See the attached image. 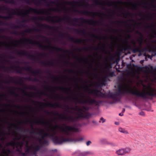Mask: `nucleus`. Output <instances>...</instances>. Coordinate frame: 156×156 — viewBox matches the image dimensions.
<instances>
[{"label": "nucleus", "instance_id": "58836bf2", "mask_svg": "<svg viewBox=\"0 0 156 156\" xmlns=\"http://www.w3.org/2000/svg\"><path fill=\"white\" fill-rule=\"evenodd\" d=\"M101 141L102 143L103 144L109 145V142H108L107 140L106 139H102L101 140Z\"/></svg>", "mask_w": 156, "mask_h": 156}, {"label": "nucleus", "instance_id": "b1692460", "mask_svg": "<svg viewBox=\"0 0 156 156\" xmlns=\"http://www.w3.org/2000/svg\"><path fill=\"white\" fill-rule=\"evenodd\" d=\"M34 122L37 124H42L45 126L47 125V122L44 120H42V121H37Z\"/></svg>", "mask_w": 156, "mask_h": 156}, {"label": "nucleus", "instance_id": "7ed1b4c3", "mask_svg": "<svg viewBox=\"0 0 156 156\" xmlns=\"http://www.w3.org/2000/svg\"><path fill=\"white\" fill-rule=\"evenodd\" d=\"M66 107L68 109H70L77 111V112L76 114L77 116L75 118H74L70 116H63L62 114H60L57 112H50L46 111L45 112L48 115L51 114L54 115H57L59 117V118L62 120H68L71 122L76 121V119H88L91 116V114L89 112L85 111H88L89 110V108L88 107L83 106L82 108H78L77 106H76L75 108L71 107L69 108L68 105Z\"/></svg>", "mask_w": 156, "mask_h": 156}, {"label": "nucleus", "instance_id": "4c0bfd02", "mask_svg": "<svg viewBox=\"0 0 156 156\" xmlns=\"http://www.w3.org/2000/svg\"><path fill=\"white\" fill-rule=\"evenodd\" d=\"M90 36L93 37L98 39H101L102 38V37L100 36H97L96 35H94L92 33L91 34Z\"/></svg>", "mask_w": 156, "mask_h": 156}, {"label": "nucleus", "instance_id": "c85d7f7f", "mask_svg": "<svg viewBox=\"0 0 156 156\" xmlns=\"http://www.w3.org/2000/svg\"><path fill=\"white\" fill-rule=\"evenodd\" d=\"M121 14L122 16H123L124 17H126L128 15L130 16H133V14L132 13L129 12L127 13L123 12H121Z\"/></svg>", "mask_w": 156, "mask_h": 156}, {"label": "nucleus", "instance_id": "393cba45", "mask_svg": "<svg viewBox=\"0 0 156 156\" xmlns=\"http://www.w3.org/2000/svg\"><path fill=\"white\" fill-rule=\"evenodd\" d=\"M124 151L123 149H119L116 151V153L118 155H124Z\"/></svg>", "mask_w": 156, "mask_h": 156}, {"label": "nucleus", "instance_id": "603ef678", "mask_svg": "<svg viewBox=\"0 0 156 156\" xmlns=\"http://www.w3.org/2000/svg\"><path fill=\"white\" fill-rule=\"evenodd\" d=\"M12 27L13 29H19L20 28V27L18 25H14Z\"/></svg>", "mask_w": 156, "mask_h": 156}, {"label": "nucleus", "instance_id": "4468645a", "mask_svg": "<svg viewBox=\"0 0 156 156\" xmlns=\"http://www.w3.org/2000/svg\"><path fill=\"white\" fill-rule=\"evenodd\" d=\"M38 30L36 29L35 28H29L28 29L24 31V32H18L16 31H13L11 33L12 34L16 35H19L22 34H24V32L26 33H30L32 32L35 31H38Z\"/></svg>", "mask_w": 156, "mask_h": 156}, {"label": "nucleus", "instance_id": "49530a36", "mask_svg": "<svg viewBox=\"0 0 156 156\" xmlns=\"http://www.w3.org/2000/svg\"><path fill=\"white\" fill-rule=\"evenodd\" d=\"M107 75L108 77H112L114 75V73L113 72L108 71Z\"/></svg>", "mask_w": 156, "mask_h": 156}, {"label": "nucleus", "instance_id": "dca6fc26", "mask_svg": "<svg viewBox=\"0 0 156 156\" xmlns=\"http://www.w3.org/2000/svg\"><path fill=\"white\" fill-rule=\"evenodd\" d=\"M37 24L39 25V26L41 27H42V28H45L46 29H47L49 30H53L54 31H57V28H56L55 27H56L57 28H58V27H51L49 25L45 24H40L39 23H37Z\"/></svg>", "mask_w": 156, "mask_h": 156}, {"label": "nucleus", "instance_id": "864d4df0", "mask_svg": "<svg viewBox=\"0 0 156 156\" xmlns=\"http://www.w3.org/2000/svg\"><path fill=\"white\" fill-rule=\"evenodd\" d=\"M65 71L69 73H76V71L74 70H66Z\"/></svg>", "mask_w": 156, "mask_h": 156}, {"label": "nucleus", "instance_id": "6e6552de", "mask_svg": "<svg viewBox=\"0 0 156 156\" xmlns=\"http://www.w3.org/2000/svg\"><path fill=\"white\" fill-rule=\"evenodd\" d=\"M25 40L27 43L33 45H37L42 49H51L56 51H61L65 53H69L70 52V51L68 50H65L60 48L51 46H45L41 43V42L38 41L33 40L30 39H26Z\"/></svg>", "mask_w": 156, "mask_h": 156}, {"label": "nucleus", "instance_id": "39448f33", "mask_svg": "<svg viewBox=\"0 0 156 156\" xmlns=\"http://www.w3.org/2000/svg\"><path fill=\"white\" fill-rule=\"evenodd\" d=\"M137 41L139 42V46L136 45V42L134 40H132L130 41V43L132 44V46L127 44V46L125 48V50H130L134 53L138 52L140 53L144 51H148L149 52H152L156 55V45H148L147 48L144 49H142L141 48L143 44V38H141V40H137Z\"/></svg>", "mask_w": 156, "mask_h": 156}, {"label": "nucleus", "instance_id": "f3484780", "mask_svg": "<svg viewBox=\"0 0 156 156\" xmlns=\"http://www.w3.org/2000/svg\"><path fill=\"white\" fill-rule=\"evenodd\" d=\"M92 154V153L90 152H81L80 151H77L73 154V156H88L89 155Z\"/></svg>", "mask_w": 156, "mask_h": 156}, {"label": "nucleus", "instance_id": "20e7f679", "mask_svg": "<svg viewBox=\"0 0 156 156\" xmlns=\"http://www.w3.org/2000/svg\"><path fill=\"white\" fill-rule=\"evenodd\" d=\"M45 20L53 23H59L62 21H66L69 23L71 22V24L74 26L76 25V24L74 22H77L79 20H82V23H86L94 25H99L101 23L100 21H96L94 20L85 19L83 18H75L71 19V17L69 16H64L61 18L57 16H51L49 15L48 17Z\"/></svg>", "mask_w": 156, "mask_h": 156}, {"label": "nucleus", "instance_id": "a19ab883", "mask_svg": "<svg viewBox=\"0 0 156 156\" xmlns=\"http://www.w3.org/2000/svg\"><path fill=\"white\" fill-rule=\"evenodd\" d=\"M109 32L111 33H117L119 32V31L116 29H115L113 28H111V30H109Z\"/></svg>", "mask_w": 156, "mask_h": 156}, {"label": "nucleus", "instance_id": "7c9ffc66", "mask_svg": "<svg viewBox=\"0 0 156 156\" xmlns=\"http://www.w3.org/2000/svg\"><path fill=\"white\" fill-rule=\"evenodd\" d=\"M10 9L5 6H0V11L1 10H6L8 11H9Z\"/></svg>", "mask_w": 156, "mask_h": 156}, {"label": "nucleus", "instance_id": "e433bc0d", "mask_svg": "<svg viewBox=\"0 0 156 156\" xmlns=\"http://www.w3.org/2000/svg\"><path fill=\"white\" fill-rule=\"evenodd\" d=\"M1 1H3L5 2L8 3L10 4H15V1L14 0H9L8 1H7V0H0Z\"/></svg>", "mask_w": 156, "mask_h": 156}, {"label": "nucleus", "instance_id": "37998d69", "mask_svg": "<svg viewBox=\"0 0 156 156\" xmlns=\"http://www.w3.org/2000/svg\"><path fill=\"white\" fill-rule=\"evenodd\" d=\"M87 48H76V50L79 51L80 52L83 51H85L87 50Z\"/></svg>", "mask_w": 156, "mask_h": 156}, {"label": "nucleus", "instance_id": "2f4dec72", "mask_svg": "<svg viewBox=\"0 0 156 156\" xmlns=\"http://www.w3.org/2000/svg\"><path fill=\"white\" fill-rule=\"evenodd\" d=\"M119 132L124 134H128V131L126 130L125 129L120 128H119Z\"/></svg>", "mask_w": 156, "mask_h": 156}, {"label": "nucleus", "instance_id": "cd10ccee", "mask_svg": "<svg viewBox=\"0 0 156 156\" xmlns=\"http://www.w3.org/2000/svg\"><path fill=\"white\" fill-rule=\"evenodd\" d=\"M24 79L25 80H28L29 81H33L34 82H37L38 81V79L36 78L32 79L30 77H27L24 78Z\"/></svg>", "mask_w": 156, "mask_h": 156}, {"label": "nucleus", "instance_id": "a18cd8bd", "mask_svg": "<svg viewBox=\"0 0 156 156\" xmlns=\"http://www.w3.org/2000/svg\"><path fill=\"white\" fill-rule=\"evenodd\" d=\"M116 4L115 2V1H111V2H109L107 3V5L109 6H112L113 5H115Z\"/></svg>", "mask_w": 156, "mask_h": 156}, {"label": "nucleus", "instance_id": "c756f323", "mask_svg": "<svg viewBox=\"0 0 156 156\" xmlns=\"http://www.w3.org/2000/svg\"><path fill=\"white\" fill-rule=\"evenodd\" d=\"M76 33L78 34H81L83 35H85L86 33L85 30H83L75 29Z\"/></svg>", "mask_w": 156, "mask_h": 156}, {"label": "nucleus", "instance_id": "4be33fe9", "mask_svg": "<svg viewBox=\"0 0 156 156\" xmlns=\"http://www.w3.org/2000/svg\"><path fill=\"white\" fill-rule=\"evenodd\" d=\"M55 88L57 90H60L62 91H64L67 92L68 91H71V90L70 88L67 87H55Z\"/></svg>", "mask_w": 156, "mask_h": 156}, {"label": "nucleus", "instance_id": "f03ea898", "mask_svg": "<svg viewBox=\"0 0 156 156\" xmlns=\"http://www.w3.org/2000/svg\"><path fill=\"white\" fill-rule=\"evenodd\" d=\"M31 127L32 131L30 132V133L38 135L41 136L42 139H44L46 137H49L55 144H60L64 142L75 143L83 140L82 138H77L74 136L70 137L66 139L64 138V136H63L58 137L55 135L56 134V131L54 129L52 128H50L51 133H49L44 132L43 129L40 128L34 129L32 125H31Z\"/></svg>", "mask_w": 156, "mask_h": 156}, {"label": "nucleus", "instance_id": "5fc2aeb1", "mask_svg": "<svg viewBox=\"0 0 156 156\" xmlns=\"http://www.w3.org/2000/svg\"><path fill=\"white\" fill-rule=\"evenodd\" d=\"M101 48L99 47H93V49L95 51H98Z\"/></svg>", "mask_w": 156, "mask_h": 156}, {"label": "nucleus", "instance_id": "0eeeda50", "mask_svg": "<svg viewBox=\"0 0 156 156\" xmlns=\"http://www.w3.org/2000/svg\"><path fill=\"white\" fill-rule=\"evenodd\" d=\"M2 68L4 70V71L6 72L9 73L10 72L9 69L12 70L15 72L19 74H22V70H25L28 72L34 74L35 75H37L40 73V71L39 70L34 71L30 66L27 67H21L20 66H12L10 67H7L5 66H2Z\"/></svg>", "mask_w": 156, "mask_h": 156}, {"label": "nucleus", "instance_id": "5701e85b", "mask_svg": "<svg viewBox=\"0 0 156 156\" xmlns=\"http://www.w3.org/2000/svg\"><path fill=\"white\" fill-rule=\"evenodd\" d=\"M11 124L12 125H13L14 126V127L15 128V129L16 130H19L20 131H27V132H28V131H27V130L26 129H23L22 128H20V127H17L16 125H13L12 123H11Z\"/></svg>", "mask_w": 156, "mask_h": 156}, {"label": "nucleus", "instance_id": "052dcab7", "mask_svg": "<svg viewBox=\"0 0 156 156\" xmlns=\"http://www.w3.org/2000/svg\"><path fill=\"white\" fill-rule=\"evenodd\" d=\"M113 23H114L115 24H117L118 25H119L121 23H122V22H120V21H117L116 22H113Z\"/></svg>", "mask_w": 156, "mask_h": 156}, {"label": "nucleus", "instance_id": "473e14b6", "mask_svg": "<svg viewBox=\"0 0 156 156\" xmlns=\"http://www.w3.org/2000/svg\"><path fill=\"white\" fill-rule=\"evenodd\" d=\"M123 151H124V154H127L129 153L131 151V149L129 147H126L124 148H123Z\"/></svg>", "mask_w": 156, "mask_h": 156}, {"label": "nucleus", "instance_id": "4d7b16f0", "mask_svg": "<svg viewBox=\"0 0 156 156\" xmlns=\"http://www.w3.org/2000/svg\"><path fill=\"white\" fill-rule=\"evenodd\" d=\"M40 95H46L47 93L41 91L38 94Z\"/></svg>", "mask_w": 156, "mask_h": 156}, {"label": "nucleus", "instance_id": "412c9836", "mask_svg": "<svg viewBox=\"0 0 156 156\" xmlns=\"http://www.w3.org/2000/svg\"><path fill=\"white\" fill-rule=\"evenodd\" d=\"M119 2L121 3H122L125 4L126 5H127L128 4H129L130 5H132V9L135 10H137L138 9V7L136 6V5L133 4L131 2H119V1H118Z\"/></svg>", "mask_w": 156, "mask_h": 156}, {"label": "nucleus", "instance_id": "13d9d810", "mask_svg": "<svg viewBox=\"0 0 156 156\" xmlns=\"http://www.w3.org/2000/svg\"><path fill=\"white\" fill-rule=\"evenodd\" d=\"M6 96V95L5 94H2L0 95V98L3 99Z\"/></svg>", "mask_w": 156, "mask_h": 156}, {"label": "nucleus", "instance_id": "f8f14e48", "mask_svg": "<svg viewBox=\"0 0 156 156\" xmlns=\"http://www.w3.org/2000/svg\"><path fill=\"white\" fill-rule=\"evenodd\" d=\"M15 52L17 55H25L27 56L29 58L32 60H35L37 59L36 55H32L28 52L25 50H22L21 51L16 50V51Z\"/></svg>", "mask_w": 156, "mask_h": 156}, {"label": "nucleus", "instance_id": "2eb2a0df", "mask_svg": "<svg viewBox=\"0 0 156 156\" xmlns=\"http://www.w3.org/2000/svg\"><path fill=\"white\" fill-rule=\"evenodd\" d=\"M23 144V143L22 142H19L17 143L15 139L14 140L12 141L7 143V144L8 146H16L17 148L18 147H19L20 149L22 148Z\"/></svg>", "mask_w": 156, "mask_h": 156}, {"label": "nucleus", "instance_id": "774afa93", "mask_svg": "<svg viewBox=\"0 0 156 156\" xmlns=\"http://www.w3.org/2000/svg\"><path fill=\"white\" fill-rule=\"evenodd\" d=\"M24 2L27 4H30L31 2L30 0H24Z\"/></svg>", "mask_w": 156, "mask_h": 156}, {"label": "nucleus", "instance_id": "ddd939ff", "mask_svg": "<svg viewBox=\"0 0 156 156\" xmlns=\"http://www.w3.org/2000/svg\"><path fill=\"white\" fill-rule=\"evenodd\" d=\"M63 37H65V36H67L69 40L73 42L76 44H80L83 41H86V40L82 39H76L74 37H71L69 36L68 34H64L61 33Z\"/></svg>", "mask_w": 156, "mask_h": 156}, {"label": "nucleus", "instance_id": "1a4fd4ad", "mask_svg": "<svg viewBox=\"0 0 156 156\" xmlns=\"http://www.w3.org/2000/svg\"><path fill=\"white\" fill-rule=\"evenodd\" d=\"M67 99H70L73 101H77L79 103H82L89 105H95L96 106H98L101 103V101H97L94 99L92 98L89 96L87 97L85 99H82L81 100H79L78 98H74L73 97H68Z\"/></svg>", "mask_w": 156, "mask_h": 156}, {"label": "nucleus", "instance_id": "ea45409f", "mask_svg": "<svg viewBox=\"0 0 156 156\" xmlns=\"http://www.w3.org/2000/svg\"><path fill=\"white\" fill-rule=\"evenodd\" d=\"M42 140H43V144H47L48 143V141L47 140H46L45 139V138H44V139H42V138H41V139H39V142L40 143H41V142Z\"/></svg>", "mask_w": 156, "mask_h": 156}, {"label": "nucleus", "instance_id": "72a5a7b5", "mask_svg": "<svg viewBox=\"0 0 156 156\" xmlns=\"http://www.w3.org/2000/svg\"><path fill=\"white\" fill-rule=\"evenodd\" d=\"M2 44L5 45L6 48L8 50H9L11 49V46L8 45L6 43H2L1 42H0V48L1 47V45Z\"/></svg>", "mask_w": 156, "mask_h": 156}, {"label": "nucleus", "instance_id": "de8ad7c7", "mask_svg": "<svg viewBox=\"0 0 156 156\" xmlns=\"http://www.w3.org/2000/svg\"><path fill=\"white\" fill-rule=\"evenodd\" d=\"M34 3L35 4H36L37 5H39L41 4V2L39 1V0H37V1L36 0H34L33 1Z\"/></svg>", "mask_w": 156, "mask_h": 156}, {"label": "nucleus", "instance_id": "c9c22d12", "mask_svg": "<svg viewBox=\"0 0 156 156\" xmlns=\"http://www.w3.org/2000/svg\"><path fill=\"white\" fill-rule=\"evenodd\" d=\"M38 37H40V38H45V40H46V42H47L48 43H49V44L50 43V41L49 40L48 38L47 37H46L44 36H43V35H38Z\"/></svg>", "mask_w": 156, "mask_h": 156}, {"label": "nucleus", "instance_id": "338daca9", "mask_svg": "<svg viewBox=\"0 0 156 156\" xmlns=\"http://www.w3.org/2000/svg\"><path fill=\"white\" fill-rule=\"evenodd\" d=\"M58 98L61 100H65L66 98L63 97H60L59 96H58Z\"/></svg>", "mask_w": 156, "mask_h": 156}, {"label": "nucleus", "instance_id": "f704fd0d", "mask_svg": "<svg viewBox=\"0 0 156 156\" xmlns=\"http://www.w3.org/2000/svg\"><path fill=\"white\" fill-rule=\"evenodd\" d=\"M2 152L5 154V155H7L8 154L10 153L11 151L9 149H7L6 150L3 149L2 150Z\"/></svg>", "mask_w": 156, "mask_h": 156}, {"label": "nucleus", "instance_id": "a878e982", "mask_svg": "<svg viewBox=\"0 0 156 156\" xmlns=\"http://www.w3.org/2000/svg\"><path fill=\"white\" fill-rule=\"evenodd\" d=\"M32 20L33 21H36L38 20H44L43 18L41 16L33 17L31 18Z\"/></svg>", "mask_w": 156, "mask_h": 156}, {"label": "nucleus", "instance_id": "79ce46f5", "mask_svg": "<svg viewBox=\"0 0 156 156\" xmlns=\"http://www.w3.org/2000/svg\"><path fill=\"white\" fill-rule=\"evenodd\" d=\"M10 93L12 95L14 96L18 97L19 95L18 94L16 93L13 90H11L10 92Z\"/></svg>", "mask_w": 156, "mask_h": 156}, {"label": "nucleus", "instance_id": "3c124183", "mask_svg": "<svg viewBox=\"0 0 156 156\" xmlns=\"http://www.w3.org/2000/svg\"><path fill=\"white\" fill-rule=\"evenodd\" d=\"M51 10L52 11H55L57 12H60V10L57 8H53L51 9Z\"/></svg>", "mask_w": 156, "mask_h": 156}, {"label": "nucleus", "instance_id": "bb28decb", "mask_svg": "<svg viewBox=\"0 0 156 156\" xmlns=\"http://www.w3.org/2000/svg\"><path fill=\"white\" fill-rule=\"evenodd\" d=\"M95 3L96 5H100L103 9H105L106 8L105 7V5L104 4H102L98 0H96L95 2Z\"/></svg>", "mask_w": 156, "mask_h": 156}, {"label": "nucleus", "instance_id": "9d476101", "mask_svg": "<svg viewBox=\"0 0 156 156\" xmlns=\"http://www.w3.org/2000/svg\"><path fill=\"white\" fill-rule=\"evenodd\" d=\"M55 128L58 129H61L63 132H65L68 134V131L71 132H78L79 131V129L74 126H66L65 128L63 127L58 125H55Z\"/></svg>", "mask_w": 156, "mask_h": 156}, {"label": "nucleus", "instance_id": "423d86ee", "mask_svg": "<svg viewBox=\"0 0 156 156\" xmlns=\"http://www.w3.org/2000/svg\"><path fill=\"white\" fill-rule=\"evenodd\" d=\"M11 10L13 12V13H9V15L6 16L0 15V18L3 19H9L12 18V17L11 16L12 15H16L21 16L22 17H25L30 14V11L37 14L47 13L48 14H49V13L48 12L44 11L43 9L38 10L31 7H30L28 10H27L25 12H23L22 11L18 9H16V11L13 9H11ZM5 25L4 23L0 21V25Z\"/></svg>", "mask_w": 156, "mask_h": 156}, {"label": "nucleus", "instance_id": "680f3d73", "mask_svg": "<svg viewBox=\"0 0 156 156\" xmlns=\"http://www.w3.org/2000/svg\"><path fill=\"white\" fill-rule=\"evenodd\" d=\"M31 101L32 102H36V103H39V104H44V102H43L36 101L33 100H31Z\"/></svg>", "mask_w": 156, "mask_h": 156}, {"label": "nucleus", "instance_id": "aec40b11", "mask_svg": "<svg viewBox=\"0 0 156 156\" xmlns=\"http://www.w3.org/2000/svg\"><path fill=\"white\" fill-rule=\"evenodd\" d=\"M9 81L16 84H19L21 85L26 86V85L23 83L21 80H20L19 81H16L14 80L12 77L9 79Z\"/></svg>", "mask_w": 156, "mask_h": 156}, {"label": "nucleus", "instance_id": "69168bd1", "mask_svg": "<svg viewBox=\"0 0 156 156\" xmlns=\"http://www.w3.org/2000/svg\"><path fill=\"white\" fill-rule=\"evenodd\" d=\"M35 86H30V87H27V88L35 90Z\"/></svg>", "mask_w": 156, "mask_h": 156}, {"label": "nucleus", "instance_id": "9b49d317", "mask_svg": "<svg viewBox=\"0 0 156 156\" xmlns=\"http://www.w3.org/2000/svg\"><path fill=\"white\" fill-rule=\"evenodd\" d=\"M73 12L75 13H80L83 15H92L93 16H97L99 14L105 15V14L102 12H90L88 10H85L83 11H80L79 10L76 9H74L73 10Z\"/></svg>", "mask_w": 156, "mask_h": 156}, {"label": "nucleus", "instance_id": "c03bdc74", "mask_svg": "<svg viewBox=\"0 0 156 156\" xmlns=\"http://www.w3.org/2000/svg\"><path fill=\"white\" fill-rule=\"evenodd\" d=\"M76 2V3H79V2H76L74 1H72V2H69L67 1L66 2V4L68 5H72L73 3Z\"/></svg>", "mask_w": 156, "mask_h": 156}, {"label": "nucleus", "instance_id": "f257e3e1", "mask_svg": "<svg viewBox=\"0 0 156 156\" xmlns=\"http://www.w3.org/2000/svg\"><path fill=\"white\" fill-rule=\"evenodd\" d=\"M146 90H143L142 91H140L135 88V90H134L130 87H126L119 84L118 86L117 91L114 93L109 91L103 93L97 89H92L90 93L94 94L97 97H103L112 99L115 102L120 101L122 96L128 93L141 97L144 99H149L150 97L156 96V89L150 85L146 86Z\"/></svg>", "mask_w": 156, "mask_h": 156}, {"label": "nucleus", "instance_id": "e2e57ef3", "mask_svg": "<svg viewBox=\"0 0 156 156\" xmlns=\"http://www.w3.org/2000/svg\"><path fill=\"white\" fill-rule=\"evenodd\" d=\"M116 56V55H115L114 56H111L110 58V60L111 61L114 60L115 59Z\"/></svg>", "mask_w": 156, "mask_h": 156}, {"label": "nucleus", "instance_id": "8fccbe9b", "mask_svg": "<svg viewBox=\"0 0 156 156\" xmlns=\"http://www.w3.org/2000/svg\"><path fill=\"white\" fill-rule=\"evenodd\" d=\"M106 120L105 119L101 117L100 119V120L99 121V122H102V123H103L105 122Z\"/></svg>", "mask_w": 156, "mask_h": 156}, {"label": "nucleus", "instance_id": "09e8293b", "mask_svg": "<svg viewBox=\"0 0 156 156\" xmlns=\"http://www.w3.org/2000/svg\"><path fill=\"white\" fill-rule=\"evenodd\" d=\"M9 37L7 36H0V39H2L3 40H5V39H7V38H9Z\"/></svg>", "mask_w": 156, "mask_h": 156}, {"label": "nucleus", "instance_id": "bf43d9fd", "mask_svg": "<svg viewBox=\"0 0 156 156\" xmlns=\"http://www.w3.org/2000/svg\"><path fill=\"white\" fill-rule=\"evenodd\" d=\"M109 145H110V146H113V147L116 146V144L115 143H114L113 142H109Z\"/></svg>", "mask_w": 156, "mask_h": 156}, {"label": "nucleus", "instance_id": "6ab92c4d", "mask_svg": "<svg viewBox=\"0 0 156 156\" xmlns=\"http://www.w3.org/2000/svg\"><path fill=\"white\" fill-rule=\"evenodd\" d=\"M40 63L41 65L45 66H54V63L51 61H49L47 62L42 61L40 62Z\"/></svg>", "mask_w": 156, "mask_h": 156}, {"label": "nucleus", "instance_id": "a211bd4d", "mask_svg": "<svg viewBox=\"0 0 156 156\" xmlns=\"http://www.w3.org/2000/svg\"><path fill=\"white\" fill-rule=\"evenodd\" d=\"M46 106L51 108H56L60 107V105L58 102H56L53 104H51L49 102H46L45 103Z\"/></svg>", "mask_w": 156, "mask_h": 156}, {"label": "nucleus", "instance_id": "6e6d98bb", "mask_svg": "<svg viewBox=\"0 0 156 156\" xmlns=\"http://www.w3.org/2000/svg\"><path fill=\"white\" fill-rule=\"evenodd\" d=\"M155 27V26L153 25H151L150 26L149 25H147V28H149L150 29H151L152 27Z\"/></svg>", "mask_w": 156, "mask_h": 156}, {"label": "nucleus", "instance_id": "0e129e2a", "mask_svg": "<svg viewBox=\"0 0 156 156\" xmlns=\"http://www.w3.org/2000/svg\"><path fill=\"white\" fill-rule=\"evenodd\" d=\"M140 36V39H139L140 40H141V38H143V34L141 33L140 32L139 34H138Z\"/></svg>", "mask_w": 156, "mask_h": 156}]
</instances>
